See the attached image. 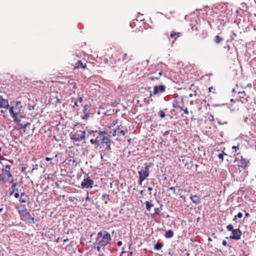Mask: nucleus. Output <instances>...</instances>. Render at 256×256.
Returning a JSON list of instances; mask_svg holds the SVG:
<instances>
[{
	"label": "nucleus",
	"mask_w": 256,
	"mask_h": 256,
	"mask_svg": "<svg viewBox=\"0 0 256 256\" xmlns=\"http://www.w3.org/2000/svg\"><path fill=\"white\" fill-rule=\"evenodd\" d=\"M240 96V99H239V101H240L242 103V104H246V102H248V100H247V98H244L243 96Z\"/></svg>",
	"instance_id": "28"
},
{
	"label": "nucleus",
	"mask_w": 256,
	"mask_h": 256,
	"mask_svg": "<svg viewBox=\"0 0 256 256\" xmlns=\"http://www.w3.org/2000/svg\"><path fill=\"white\" fill-rule=\"evenodd\" d=\"M86 67V64H83L81 60H78L77 63L76 64V66H74V68H85Z\"/></svg>",
	"instance_id": "19"
},
{
	"label": "nucleus",
	"mask_w": 256,
	"mask_h": 256,
	"mask_svg": "<svg viewBox=\"0 0 256 256\" xmlns=\"http://www.w3.org/2000/svg\"><path fill=\"white\" fill-rule=\"evenodd\" d=\"M74 105L72 106V108H74L75 106H79L80 104L82 106V102H83V98L81 96L78 97L76 98H74Z\"/></svg>",
	"instance_id": "18"
},
{
	"label": "nucleus",
	"mask_w": 256,
	"mask_h": 256,
	"mask_svg": "<svg viewBox=\"0 0 256 256\" xmlns=\"http://www.w3.org/2000/svg\"><path fill=\"white\" fill-rule=\"evenodd\" d=\"M26 167H25V166H22V172H25V171H26Z\"/></svg>",
	"instance_id": "46"
},
{
	"label": "nucleus",
	"mask_w": 256,
	"mask_h": 256,
	"mask_svg": "<svg viewBox=\"0 0 256 256\" xmlns=\"http://www.w3.org/2000/svg\"><path fill=\"white\" fill-rule=\"evenodd\" d=\"M122 242H121V241H118V246H121L122 245Z\"/></svg>",
	"instance_id": "49"
},
{
	"label": "nucleus",
	"mask_w": 256,
	"mask_h": 256,
	"mask_svg": "<svg viewBox=\"0 0 256 256\" xmlns=\"http://www.w3.org/2000/svg\"><path fill=\"white\" fill-rule=\"evenodd\" d=\"M11 178V180H9V182H10V184H13V183H14L15 182H14V178Z\"/></svg>",
	"instance_id": "43"
},
{
	"label": "nucleus",
	"mask_w": 256,
	"mask_h": 256,
	"mask_svg": "<svg viewBox=\"0 0 256 256\" xmlns=\"http://www.w3.org/2000/svg\"><path fill=\"white\" fill-rule=\"evenodd\" d=\"M18 185V183L16 182L13 183V184L12 185V186L10 188V190H14V192H18V189L16 188Z\"/></svg>",
	"instance_id": "25"
},
{
	"label": "nucleus",
	"mask_w": 256,
	"mask_h": 256,
	"mask_svg": "<svg viewBox=\"0 0 256 256\" xmlns=\"http://www.w3.org/2000/svg\"><path fill=\"white\" fill-rule=\"evenodd\" d=\"M80 134H78V132L74 134L72 133L70 135V138L76 142H80V140H84L86 137L85 131L80 130Z\"/></svg>",
	"instance_id": "7"
},
{
	"label": "nucleus",
	"mask_w": 256,
	"mask_h": 256,
	"mask_svg": "<svg viewBox=\"0 0 256 256\" xmlns=\"http://www.w3.org/2000/svg\"><path fill=\"white\" fill-rule=\"evenodd\" d=\"M21 220L26 223L35 224V220L34 217H32L30 212L22 215L20 216Z\"/></svg>",
	"instance_id": "9"
},
{
	"label": "nucleus",
	"mask_w": 256,
	"mask_h": 256,
	"mask_svg": "<svg viewBox=\"0 0 256 256\" xmlns=\"http://www.w3.org/2000/svg\"><path fill=\"white\" fill-rule=\"evenodd\" d=\"M212 235L214 236V238H217V236H216V234L214 233H212Z\"/></svg>",
	"instance_id": "53"
},
{
	"label": "nucleus",
	"mask_w": 256,
	"mask_h": 256,
	"mask_svg": "<svg viewBox=\"0 0 256 256\" xmlns=\"http://www.w3.org/2000/svg\"><path fill=\"white\" fill-rule=\"evenodd\" d=\"M150 79L151 80H154L158 79V77H154V76H150Z\"/></svg>",
	"instance_id": "45"
},
{
	"label": "nucleus",
	"mask_w": 256,
	"mask_h": 256,
	"mask_svg": "<svg viewBox=\"0 0 256 256\" xmlns=\"http://www.w3.org/2000/svg\"><path fill=\"white\" fill-rule=\"evenodd\" d=\"M240 166L242 168H246L248 166L249 164V161L246 160V158H244L242 156H241V159L240 160Z\"/></svg>",
	"instance_id": "17"
},
{
	"label": "nucleus",
	"mask_w": 256,
	"mask_h": 256,
	"mask_svg": "<svg viewBox=\"0 0 256 256\" xmlns=\"http://www.w3.org/2000/svg\"><path fill=\"white\" fill-rule=\"evenodd\" d=\"M181 36L180 32H176L174 31L172 32L170 36L172 38H174V40H176L177 38H179Z\"/></svg>",
	"instance_id": "20"
},
{
	"label": "nucleus",
	"mask_w": 256,
	"mask_h": 256,
	"mask_svg": "<svg viewBox=\"0 0 256 256\" xmlns=\"http://www.w3.org/2000/svg\"><path fill=\"white\" fill-rule=\"evenodd\" d=\"M173 107L174 108H178L180 109V110L182 111L183 110L182 108L180 105V104L178 100H174L172 102Z\"/></svg>",
	"instance_id": "21"
},
{
	"label": "nucleus",
	"mask_w": 256,
	"mask_h": 256,
	"mask_svg": "<svg viewBox=\"0 0 256 256\" xmlns=\"http://www.w3.org/2000/svg\"><path fill=\"white\" fill-rule=\"evenodd\" d=\"M222 244L224 246H226L228 245L227 242L226 240H224L222 241Z\"/></svg>",
	"instance_id": "44"
},
{
	"label": "nucleus",
	"mask_w": 256,
	"mask_h": 256,
	"mask_svg": "<svg viewBox=\"0 0 256 256\" xmlns=\"http://www.w3.org/2000/svg\"><path fill=\"white\" fill-rule=\"evenodd\" d=\"M190 198L192 202L196 205H198L201 203V200L200 197L197 195H191Z\"/></svg>",
	"instance_id": "15"
},
{
	"label": "nucleus",
	"mask_w": 256,
	"mask_h": 256,
	"mask_svg": "<svg viewBox=\"0 0 256 256\" xmlns=\"http://www.w3.org/2000/svg\"><path fill=\"white\" fill-rule=\"evenodd\" d=\"M242 216V212H238V214L234 216V220H235V219L236 218H241Z\"/></svg>",
	"instance_id": "35"
},
{
	"label": "nucleus",
	"mask_w": 256,
	"mask_h": 256,
	"mask_svg": "<svg viewBox=\"0 0 256 256\" xmlns=\"http://www.w3.org/2000/svg\"><path fill=\"white\" fill-rule=\"evenodd\" d=\"M166 86L164 85L156 86L154 88L153 94L156 95L159 93L164 92L166 90Z\"/></svg>",
	"instance_id": "12"
},
{
	"label": "nucleus",
	"mask_w": 256,
	"mask_h": 256,
	"mask_svg": "<svg viewBox=\"0 0 256 256\" xmlns=\"http://www.w3.org/2000/svg\"><path fill=\"white\" fill-rule=\"evenodd\" d=\"M25 195V193L24 192H22L20 194V198H22L23 196H24Z\"/></svg>",
	"instance_id": "54"
},
{
	"label": "nucleus",
	"mask_w": 256,
	"mask_h": 256,
	"mask_svg": "<svg viewBox=\"0 0 256 256\" xmlns=\"http://www.w3.org/2000/svg\"><path fill=\"white\" fill-rule=\"evenodd\" d=\"M94 184V181L89 177L84 178L81 182V186L82 188H92Z\"/></svg>",
	"instance_id": "8"
},
{
	"label": "nucleus",
	"mask_w": 256,
	"mask_h": 256,
	"mask_svg": "<svg viewBox=\"0 0 256 256\" xmlns=\"http://www.w3.org/2000/svg\"><path fill=\"white\" fill-rule=\"evenodd\" d=\"M246 86L248 88H251L252 87V84L250 83V84H248Z\"/></svg>",
	"instance_id": "48"
},
{
	"label": "nucleus",
	"mask_w": 256,
	"mask_h": 256,
	"mask_svg": "<svg viewBox=\"0 0 256 256\" xmlns=\"http://www.w3.org/2000/svg\"><path fill=\"white\" fill-rule=\"evenodd\" d=\"M88 133L91 134H92L96 133L99 134L100 138H102V140L101 142V148H102L105 149V150H110V145H111V139H110V135L108 134V132H106V131L104 132H98L96 130L94 132V130H91L88 132Z\"/></svg>",
	"instance_id": "1"
},
{
	"label": "nucleus",
	"mask_w": 256,
	"mask_h": 256,
	"mask_svg": "<svg viewBox=\"0 0 256 256\" xmlns=\"http://www.w3.org/2000/svg\"><path fill=\"white\" fill-rule=\"evenodd\" d=\"M51 160H52V158H48V157H46V161H48V162L50 161Z\"/></svg>",
	"instance_id": "50"
},
{
	"label": "nucleus",
	"mask_w": 256,
	"mask_h": 256,
	"mask_svg": "<svg viewBox=\"0 0 256 256\" xmlns=\"http://www.w3.org/2000/svg\"><path fill=\"white\" fill-rule=\"evenodd\" d=\"M152 187L149 186L148 188V191H152Z\"/></svg>",
	"instance_id": "56"
},
{
	"label": "nucleus",
	"mask_w": 256,
	"mask_h": 256,
	"mask_svg": "<svg viewBox=\"0 0 256 256\" xmlns=\"http://www.w3.org/2000/svg\"><path fill=\"white\" fill-rule=\"evenodd\" d=\"M158 114L161 118H164L166 116L165 113L163 110H160Z\"/></svg>",
	"instance_id": "33"
},
{
	"label": "nucleus",
	"mask_w": 256,
	"mask_h": 256,
	"mask_svg": "<svg viewBox=\"0 0 256 256\" xmlns=\"http://www.w3.org/2000/svg\"><path fill=\"white\" fill-rule=\"evenodd\" d=\"M253 86L254 87V89L256 90V80L254 82Z\"/></svg>",
	"instance_id": "47"
},
{
	"label": "nucleus",
	"mask_w": 256,
	"mask_h": 256,
	"mask_svg": "<svg viewBox=\"0 0 256 256\" xmlns=\"http://www.w3.org/2000/svg\"><path fill=\"white\" fill-rule=\"evenodd\" d=\"M20 194H18V192H16L14 194V196L16 198H18L20 197Z\"/></svg>",
	"instance_id": "41"
},
{
	"label": "nucleus",
	"mask_w": 256,
	"mask_h": 256,
	"mask_svg": "<svg viewBox=\"0 0 256 256\" xmlns=\"http://www.w3.org/2000/svg\"><path fill=\"white\" fill-rule=\"evenodd\" d=\"M138 173L140 175L138 184L141 185L142 182L145 180L149 176V166L147 165L144 168V169L139 171Z\"/></svg>",
	"instance_id": "6"
},
{
	"label": "nucleus",
	"mask_w": 256,
	"mask_h": 256,
	"mask_svg": "<svg viewBox=\"0 0 256 256\" xmlns=\"http://www.w3.org/2000/svg\"><path fill=\"white\" fill-rule=\"evenodd\" d=\"M175 112H176V110H175L174 109H172V110H171V111H170L171 114H172V116H176V114H175Z\"/></svg>",
	"instance_id": "39"
},
{
	"label": "nucleus",
	"mask_w": 256,
	"mask_h": 256,
	"mask_svg": "<svg viewBox=\"0 0 256 256\" xmlns=\"http://www.w3.org/2000/svg\"><path fill=\"white\" fill-rule=\"evenodd\" d=\"M102 200L105 201V202H107L108 201L110 200V196L107 194H104L102 196Z\"/></svg>",
	"instance_id": "27"
},
{
	"label": "nucleus",
	"mask_w": 256,
	"mask_h": 256,
	"mask_svg": "<svg viewBox=\"0 0 256 256\" xmlns=\"http://www.w3.org/2000/svg\"><path fill=\"white\" fill-rule=\"evenodd\" d=\"M20 202L22 203H25L26 202V200L24 198H20Z\"/></svg>",
	"instance_id": "40"
},
{
	"label": "nucleus",
	"mask_w": 256,
	"mask_h": 256,
	"mask_svg": "<svg viewBox=\"0 0 256 256\" xmlns=\"http://www.w3.org/2000/svg\"><path fill=\"white\" fill-rule=\"evenodd\" d=\"M162 244L160 242H158L154 246V249L156 250H160L162 249Z\"/></svg>",
	"instance_id": "29"
},
{
	"label": "nucleus",
	"mask_w": 256,
	"mask_h": 256,
	"mask_svg": "<svg viewBox=\"0 0 256 256\" xmlns=\"http://www.w3.org/2000/svg\"><path fill=\"white\" fill-rule=\"evenodd\" d=\"M4 210V208H0V212H2Z\"/></svg>",
	"instance_id": "60"
},
{
	"label": "nucleus",
	"mask_w": 256,
	"mask_h": 256,
	"mask_svg": "<svg viewBox=\"0 0 256 256\" xmlns=\"http://www.w3.org/2000/svg\"><path fill=\"white\" fill-rule=\"evenodd\" d=\"M0 163L2 164V168H0V182L5 184L9 182V180L12 176L10 171L11 166L10 164Z\"/></svg>",
	"instance_id": "2"
},
{
	"label": "nucleus",
	"mask_w": 256,
	"mask_h": 256,
	"mask_svg": "<svg viewBox=\"0 0 256 256\" xmlns=\"http://www.w3.org/2000/svg\"><path fill=\"white\" fill-rule=\"evenodd\" d=\"M118 135V136H124V130H122L120 128H113V136Z\"/></svg>",
	"instance_id": "16"
},
{
	"label": "nucleus",
	"mask_w": 256,
	"mask_h": 256,
	"mask_svg": "<svg viewBox=\"0 0 256 256\" xmlns=\"http://www.w3.org/2000/svg\"><path fill=\"white\" fill-rule=\"evenodd\" d=\"M212 89H213V88L212 87H210L209 88V90L210 92H211L212 90Z\"/></svg>",
	"instance_id": "63"
},
{
	"label": "nucleus",
	"mask_w": 256,
	"mask_h": 256,
	"mask_svg": "<svg viewBox=\"0 0 256 256\" xmlns=\"http://www.w3.org/2000/svg\"><path fill=\"white\" fill-rule=\"evenodd\" d=\"M145 204L146 205V208L148 210H150L151 209V208L154 206L152 204L148 201H146Z\"/></svg>",
	"instance_id": "26"
},
{
	"label": "nucleus",
	"mask_w": 256,
	"mask_h": 256,
	"mask_svg": "<svg viewBox=\"0 0 256 256\" xmlns=\"http://www.w3.org/2000/svg\"><path fill=\"white\" fill-rule=\"evenodd\" d=\"M162 74V72H158L159 76H161Z\"/></svg>",
	"instance_id": "61"
},
{
	"label": "nucleus",
	"mask_w": 256,
	"mask_h": 256,
	"mask_svg": "<svg viewBox=\"0 0 256 256\" xmlns=\"http://www.w3.org/2000/svg\"><path fill=\"white\" fill-rule=\"evenodd\" d=\"M15 208L18 210L20 216L29 212L26 208V206L24 204L20 206L16 205L15 206Z\"/></svg>",
	"instance_id": "11"
},
{
	"label": "nucleus",
	"mask_w": 256,
	"mask_h": 256,
	"mask_svg": "<svg viewBox=\"0 0 256 256\" xmlns=\"http://www.w3.org/2000/svg\"><path fill=\"white\" fill-rule=\"evenodd\" d=\"M99 140H98V137H97L96 139H94H94H91L90 140V142L92 144H96L98 143Z\"/></svg>",
	"instance_id": "32"
},
{
	"label": "nucleus",
	"mask_w": 256,
	"mask_h": 256,
	"mask_svg": "<svg viewBox=\"0 0 256 256\" xmlns=\"http://www.w3.org/2000/svg\"><path fill=\"white\" fill-rule=\"evenodd\" d=\"M57 102H58V103H61V100L59 98H58L57 99Z\"/></svg>",
	"instance_id": "59"
},
{
	"label": "nucleus",
	"mask_w": 256,
	"mask_h": 256,
	"mask_svg": "<svg viewBox=\"0 0 256 256\" xmlns=\"http://www.w3.org/2000/svg\"><path fill=\"white\" fill-rule=\"evenodd\" d=\"M104 114L106 116H111L112 114L110 110H107L104 112Z\"/></svg>",
	"instance_id": "34"
},
{
	"label": "nucleus",
	"mask_w": 256,
	"mask_h": 256,
	"mask_svg": "<svg viewBox=\"0 0 256 256\" xmlns=\"http://www.w3.org/2000/svg\"><path fill=\"white\" fill-rule=\"evenodd\" d=\"M232 149H236V148H238V146H233L232 147Z\"/></svg>",
	"instance_id": "55"
},
{
	"label": "nucleus",
	"mask_w": 256,
	"mask_h": 256,
	"mask_svg": "<svg viewBox=\"0 0 256 256\" xmlns=\"http://www.w3.org/2000/svg\"><path fill=\"white\" fill-rule=\"evenodd\" d=\"M131 56H129L127 54H124L123 55L122 61L124 63H126L131 60Z\"/></svg>",
	"instance_id": "22"
},
{
	"label": "nucleus",
	"mask_w": 256,
	"mask_h": 256,
	"mask_svg": "<svg viewBox=\"0 0 256 256\" xmlns=\"http://www.w3.org/2000/svg\"><path fill=\"white\" fill-rule=\"evenodd\" d=\"M226 228L228 231L232 232L235 229L234 228V226L232 224H230L226 226Z\"/></svg>",
	"instance_id": "30"
},
{
	"label": "nucleus",
	"mask_w": 256,
	"mask_h": 256,
	"mask_svg": "<svg viewBox=\"0 0 256 256\" xmlns=\"http://www.w3.org/2000/svg\"><path fill=\"white\" fill-rule=\"evenodd\" d=\"M14 192V190H12L11 192L10 193V196H12Z\"/></svg>",
	"instance_id": "51"
},
{
	"label": "nucleus",
	"mask_w": 256,
	"mask_h": 256,
	"mask_svg": "<svg viewBox=\"0 0 256 256\" xmlns=\"http://www.w3.org/2000/svg\"><path fill=\"white\" fill-rule=\"evenodd\" d=\"M224 40V38L218 35H217L214 38V41L216 44H220V43L222 40Z\"/></svg>",
	"instance_id": "24"
},
{
	"label": "nucleus",
	"mask_w": 256,
	"mask_h": 256,
	"mask_svg": "<svg viewBox=\"0 0 256 256\" xmlns=\"http://www.w3.org/2000/svg\"><path fill=\"white\" fill-rule=\"evenodd\" d=\"M174 232L172 230H168L165 233V237L168 238H172L174 236Z\"/></svg>",
	"instance_id": "23"
},
{
	"label": "nucleus",
	"mask_w": 256,
	"mask_h": 256,
	"mask_svg": "<svg viewBox=\"0 0 256 256\" xmlns=\"http://www.w3.org/2000/svg\"><path fill=\"white\" fill-rule=\"evenodd\" d=\"M194 104L193 101L192 100H190V104L192 105V104Z\"/></svg>",
	"instance_id": "64"
},
{
	"label": "nucleus",
	"mask_w": 256,
	"mask_h": 256,
	"mask_svg": "<svg viewBox=\"0 0 256 256\" xmlns=\"http://www.w3.org/2000/svg\"><path fill=\"white\" fill-rule=\"evenodd\" d=\"M168 190H173L174 192V194H176V188L174 186H171L170 187V188H168Z\"/></svg>",
	"instance_id": "38"
},
{
	"label": "nucleus",
	"mask_w": 256,
	"mask_h": 256,
	"mask_svg": "<svg viewBox=\"0 0 256 256\" xmlns=\"http://www.w3.org/2000/svg\"><path fill=\"white\" fill-rule=\"evenodd\" d=\"M90 106L89 104H86L84 106L83 112L84 115L82 116L83 119L87 120L90 114Z\"/></svg>",
	"instance_id": "13"
},
{
	"label": "nucleus",
	"mask_w": 256,
	"mask_h": 256,
	"mask_svg": "<svg viewBox=\"0 0 256 256\" xmlns=\"http://www.w3.org/2000/svg\"><path fill=\"white\" fill-rule=\"evenodd\" d=\"M232 234L230 236V239L239 240L240 239L242 233L239 228H236L232 232Z\"/></svg>",
	"instance_id": "10"
},
{
	"label": "nucleus",
	"mask_w": 256,
	"mask_h": 256,
	"mask_svg": "<svg viewBox=\"0 0 256 256\" xmlns=\"http://www.w3.org/2000/svg\"><path fill=\"white\" fill-rule=\"evenodd\" d=\"M9 106L8 100L0 96V108H8Z\"/></svg>",
	"instance_id": "14"
},
{
	"label": "nucleus",
	"mask_w": 256,
	"mask_h": 256,
	"mask_svg": "<svg viewBox=\"0 0 256 256\" xmlns=\"http://www.w3.org/2000/svg\"><path fill=\"white\" fill-rule=\"evenodd\" d=\"M208 240L209 242H212V239L210 238V237H209V238H208Z\"/></svg>",
	"instance_id": "62"
},
{
	"label": "nucleus",
	"mask_w": 256,
	"mask_h": 256,
	"mask_svg": "<svg viewBox=\"0 0 256 256\" xmlns=\"http://www.w3.org/2000/svg\"><path fill=\"white\" fill-rule=\"evenodd\" d=\"M250 216V214L248 213V212H246L245 214V216L248 218V217H249Z\"/></svg>",
	"instance_id": "52"
},
{
	"label": "nucleus",
	"mask_w": 256,
	"mask_h": 256,
	"mask_svg": "<svg viewBox=\"0 0 256 256\" xmlns=\"http://www.w3.org/2000/svg\"><path fill=\"white\" fill-rule=\"evenodd\" d=\"M26 118L20 115L17 118V120H14L16 123L18 129H22L24 132H26V128L28 126L30 125L29 122H26Z\"/></svg>",
	"instance_id": "5"
},
{
	"label": "nucleus",
	"mask_w": 256,
	"mask_h": 256,
	"mask_svg": "<svg viewBox=\"0 0 256 256\" xmlns=\"http://www.w3.org/2000/svg\"><path fill=\"white\" fill-rule=\"evenodd\" d=\"M111 240L110 234L105 230L100 231L98 234L97 240L101 246H106Z\"/></svg>",
	"instance_id": "4"
},
{
	"label": "nucleus",
	"mask_w": 256,
	"mask_h": 256,
	"mask_svg": "<svg viewBox=\"0 0 256 256\" xmlns=\"http://www.w3.org/2000/svg\"><path fill=\"white\" fill-rule=\"evenodd\" d=\"M134 22H130V26L131 27L133 28L134 26Z\"/></svg>",
	"instance_id": "57"
},
{
	"label": "nucleus",
	"mask_w": 256,
	"mask_h": 256,
	"mask_svg": "<svg viewBox=\"0 0 256 256\" xmlns=\"http://www.w3.org/2000/svg\"><path fill=\"white\" fill-rule=\"evenodd\" d=\"M239 96H246V92L244 91L238 92Z\"/></svg>",
	"instance_id": "37"
},
{
	"label": "nucleus",
	"mask_w": 256,
	"mask_h": 256,
	"mask_svg": "<svg viewBox=\"0 0 256 256\" xmlns=\"http://www.w3.org/2000/svg\"><path fill=\"white\" fill-rule=\"evenodd\" d=\"M68 241V238L64 240V242H66Z\"/></svg>",
	"instance_id": "58"
},
{
	"label": "nucleus",
	"mask_w": 256,
	"mask_h": 256,
	"mask_svg": "<svg viewBox=\"0 0 256 256\" xmlns=\"http://www.w3.org/2000/svg\"><path fill=\"white\" fill-rule=\"evenodd\" d=\"M184 114H189V112H188V110L187 108H186L184 110Z\"/></svg>",
	"instance_id": "42"
},
{
	"label": "nucleus",
	"mask_w": 256,
	"mask_h": 256,
	"mask_svg": "<svg viewBox=\"0 0 256 256\" xmlns=\"http://www.w3.org/2000/svg\"><path fill=\"white\" fill-rule=\"evenodd\" d=\"M224 155H226V154L224 152L219 154H218V158L219 159L221 160H224Z\"/></svg>",
	"instance_id": "31"
},
{
	"label": "nucleus",
	"mask_w": 256,
	"mask_h": 256,
	"mask_svg": "<svg viewBox=\"0 0 256 256\" xmlns=\"http://www.w3.org/2000/svg\"><path fill=\"white\" fill-rule=\"evenodd\" d=\"M155 214H159L160 212V210L159 208H154Z\"/></svg>",
	"instance_id": "36"
},
{
	"label": "nucleus",
	"mask_w": 256,
	"mask_h": 256,
	"mask_svg": "<svg viewBox=\"0 0 256 256\" xmlns=\"http://www.w3.org/2000/svg\"><path fill=\"white\" fill-rule=\"evenodd\" d=\"M23 106L20 102H16L14 104L10 106L9 112L14 120H17V118L21 115V110Z\"/></svg>",
	"instance_id": "3"
}]
</instances>
